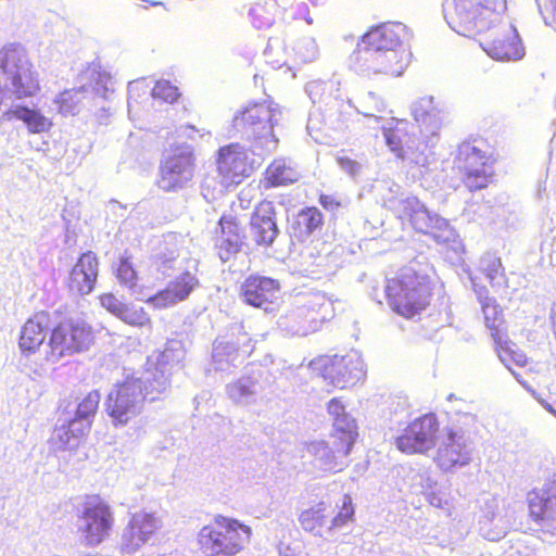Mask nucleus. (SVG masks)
I'll return each mask as SVG.
<instances>
[{
    "mask_svg": "<svg viewBox=\"0 0 556 556\" xmlns=\"http://www.w3.org/2000/svg\"><path fill=\"white\" fill-rule=\"evenodd\" d=\"M506 0H452L445 8L448 25L463 36L481 34L480 43L496 60H518L523 55L516 28L502 22Z\"/></svg>",
    "mask_w": 556,
    "mask_h": 556,
    "instance_id": "f257e3e1",
    "label": "nucleus"
},
{
    "mask_svg": "<svg viewBox=\"0 0 556 556\" xmlns=\"http://www.w3.org/2000/svg\"><path fill=\"white\" fill-rule=\"evenodd\" d=\"M412 39V31L400 22H382L370 26L358 39L349 58L350 67L371 77L401 76L410 62V53L400 51Z\"/></svg>",
    "mask_w": 556,
    "mask_h": 556,
    "instance_id": "f03ea898",
    "label": "nucleus"
},
{
    "mask_svg": "<svg viewBox=\"0 0 556 556\" xmlns=\"http://www.w3.org/2000/svg\"><path fill=\"white\" fill-rule=\"evenodd\" d=\"M327 412L332 417L330 440L314 446V454L328 471L340 472L348 466V456L358 437L357 422L346 410L341 397L327 403Z\"/></svg>",
    "mask_w": 556,
    "mask_h": 556,
    "instance_id": "7ed1b4c3",
    "label": "nucleus"
},
{
    "mask_svg": "<svg viewBox=\"0 0 556 556\" xmlns=\"http://www.w3.org/2000/svg\"><path fill=\"white\" fill-rule=\"evenodd\" d=\"M252 529L238 519L216 515L198 532L197 542L204 556H236L250 543Z\"/></svg>",
    "mask_w": 556,
    "mask_h": 556,
    "instance_id": "20e7f679",
    "label": "nucleus"
},
{
    "mask_svg": "<svg viewBox=\"0 0 556 556\" xmlns=\"http://www.w3.org/2000/svg\"><path fill=\"white\" fill-rule=\"evenodd\" d=\"M432 287L427 277L405 270L388 280L386 299L391 309L412 319L421 314L431 302Z\"/></svg>",
    "mask_w": 556,
    "mask_h": 556,
    "instance_id": "39448f33",
    "label": "nucleus"
},
{
    "mask_svg": "<svg viewBox=\"0 0 556 556\" xmlns=\"http://www.w3.org/2000/svg\"><path fill=\"white\" fill-rule=\"evenodd\" d=\"M77 519V543L85 548H96L103 544L115 527L113 507L100 494L85 497Z\"/></svg>",
    "mask_w": 556,
    "mask_h": 556,
    "instance_id": "423d86ee",
    "label": "nucleus"
},
{
    "mask_svg": "<svg viewBox=\"0 0 556 556\" xmlns=\"http://www.w3.org/2000/svg\"><path fill=\"white\" fill-rule=\"evenodd\" d=\"M96 330L87 318L70 316L58 323L50 332L48 356L59 359L87 352L96 342Z\"/></svg>",
    "mask_w": 556,
    "mask_h": 556,
    "instance_id": "0eeeda50",
    "label": "nucleus"
},
{
    "mask_svg": "<svg viewBox=\"0 0 556 556\" xmlns=\"http://www.w3.org/2000/svg\"><path fill=\"white\" fill-rule=\"evenodd\" d=\"M454 163L462 176L463 185L470 192L485 189L493 181L494 160L491 154L477 146V140H466L459 143Z\"/></svg>",
    "mask_w": 556,
    "mask_h": 556,
    "instance_id": "6e6552de",
    "label": "nucleus"
},
{
    "mask_svg": "<svg viewBox=\"0 0 556 556\" xmlns=\"http://www.w3.org/2000/svg\"><path fill=\"white\" fill-rule=\"evenodd\" d=\"M147 384L139 378L128 377L114 386L105 401V412L115 427L129 424L141 414L147 400Z\"/></svg>",
    "mask_w": 556,
    "mask_h": 556,
    "instance_id": "1a4fd4ad",
    "label": "nucleus"
},
{
    "mask_svg": "<svg viewBox=\"0 0 556 556\" xmlns=\"http://www.w3.org/2000/svg\"><path fill=\"white\" fill-rule=\"evenodd\" d=\"M309 368L334 389L354 387L366 376L363 361L355 354L319 355L309 362Z\"/></svg>",
    "mask_w": 556,
    "mask_h": 556,
    "instance_id": "9d476101",
    "label": "nucleus"
},
{
    "mask_svg": "<svg viewBox=\"0 0 556 556\" xmlns=\"http://www.w3.org/2000/svg\"><path fill=\"white\" fill-rule=\"evenodd\" d=\"M277 115V110L269 103H253L235 115L233 127L247 140L257 142L271 139L276 142L274 127L278 121Z\"/></svg>",
    "mask_w": 556,
    "mask_h": 556,
    "instance_id": "9b49d317",
    "label": "nucleus"
},
{
    "mask_svg": "<svg viewBox=\"0 0 556 556\" xmlns=\"http://www.w3.org/2000/svg\"><path fill=\"white\" fill-rule=\"evenodd\" d=\"M440 422L435 414H424L410 422L394 439L396 448L407 455L426 454L437 444Z\"/></svg>",
    "mask_w": 556,
    "mask_h": 556,
    "instance_id": "f8f14e48",
    "label": "nucleus"
},
{
    "mask_svg": "<svg viewBox=\"0 0 556 556\" xmlns=\"http://www.w3.org/2000/svg\"><path fill=\"white\" fill-rule=\"evenodd\" d=\"M31 64L21 45H9L0 50V71L10 80L13 91L18 96H31L35 80Z\"/></svg>",
    "mask_w": 556,
    "mask_h": 556,
    "instance_id": "ddd939ff",
    "label": "nucleus"
},
{
    "mask_svg": "<svg viewBox=\"0 0 556 556\" xmlns=\"http://www.w3.org/2000/svg\"><path fill=\"white\" fill-rule=\"evenodd\" d=\"M529 518L541 529L556 530V478L548 480L543 488L532 489L527 494Z\"/></svg>",
    "mask_w": 556,
    "mask_h": 556,
    "instance_id": "4468645a",
    "label": "nucleus"
},
{
    "mask_svg": "<svg viewBox=\"0 0 556 556\" xmlns=\"http://www.w3.org/2000/svg\"><path fill=\"white\" fill-rule=\"evenodd\" d=\"M216 168L225 187L238 186L250 175L245 149L239 143L220 147L217 152Z\"/></svg>",
    "mask_w": 556,
    "mask_h": 556,
    "instance_id": "2eb2a0df",
    "label": "nucleus"
},
{
    "mask_svg": "<svg viewBox=\"0 0 556 556\" xmlns=\"http://www.w3.org/2000/svg\"><path fill=\"white\" fill-rule=\"evenodd\" d=\"M280 289L278 280L252 274L242 281L239 295L247 305L267 312L277 303Z\"/></svg>",
    "mask_w": 556,
    "mask_h": 556,
    "instance_id": "dca6fc26",
    "label": "nucleus"
},
{
    "mask_svg": "<svg viewBox=\"0 0 556 556\" xmlns=\"http://www.w3.org/2000/svg\"><path fill=\"white\" fill-rule=\"evenodd\" d=\"M159 519L154 514L137 511L130 515L121 534V549L131 554L143 546L157 531Z\"/></svg>",
    "mask_w": 556,
    "mask_h": 556,
    "instance_id": "f3484780",
    "label": "nucleus"
},
{
    "mask_svg": "<svg viewBox=\"0 0 556 556\" xmlns=\"http://www.w3.org/2000/svg\"><path fill=\"white\" fill-rule=\"evenodd\" d=\"M250 236L255 247L268 249L279 235L274 203L262 200L254 207L250 222Z\"/></svg>",
    "mask_w": 556,
    "mask_h": 556,
    "instance_id": "a211bd4d",
    "label": "nucleus"
},
{
    "mask_svg": "<svg viewBox=\"0 0 556 556\" xmlns=\"http://www.w3.org/2000/svg\"><path fill=\"white\" fill-rule=\"evenodd\" d=\"M481 306L485 326L491 332L498 356L505 362L515 361L518 364H523L522 361L515 357L516 352L513 350L514 343L506 337L504 328L505 320L501 306L491 298L481 300Z\"/></svg>",
    "mask_w": 556,
    "mask_h": 556,
    "instance_id": "6ab92c4d",
    "label": "nucleus"
},
{
    "mask_svg": "<svg viewBox=\"0 0 556 556\" xmlns=\"http://www.w3.org/2000/svg\"><path fill=\"white\" fill-rule=\"evenodd\" d=\"M101 394L98 390L89 391L76 406L75 415L62 428L64 435H61L66 443L72 440H80L86 437L92 426L93 418L99 409Z\"/></svg>",
    "mask_w": 556,
    "mask_h": 556,
    "instance_id": "aec40b11",
    "label": "nucleus"
},
{
    "mask_svg": "<svg viewBox=\"0 0 556 556\" xmlns=\"http://www.w3.org/2000/svg\"><path fill=\"white\" fill-rule=\"evenodd\" d=\"M244 238V229L237 216L223 214L219 217L215 250L223 263L230 261L241 252Z\"/></svg>",
    "mask_w": 556,
    "mask_h": 556,
    "instance_id": "412c9836",
    "label": "nucleus"
},
{
    "mask_svg": "<svg viewBox=\"0 0 556 556\" xmlns=\"http://www.w3.org/2000/svg\"><path fill=\"white\" fill-rule=\"evenodd\" d=\"M99 276V260L94 252L87 251L79 255L66 278L68 291L86 295L91 293Z\"/></svg>",
    "mask_w": 556,
    "mask_h": 556,
    "instance_id": "4be33fe9",
    "label": "nucleus"
},
{
    "mask_svg": "<svg viewBox=\"0 0 556 556\" xmlns=\"http://www.w3.org/2000/svg\"><path fill=\"white\" fill-rule=\"evenodd\" d=\"M198 286L195 275L186 270L169 281L164 289L149 296L147 302L157 309L167 308L187 300Z\"/></svg>",
    "mask_w": 556,
    "mask_h": 556,
    "instance_id": "5701e85b",
    "label": "nucleus"
},
{
    "mask_svg": "<svg viewBox=\"0 0 556 556\" xmlns=\"http://www.w3.org/2000/svg\"><path fill=\"white\" fill-rule=\"evenodd\" d=\"M470 451L464 434L448 429L435 455V463L443 470L462 467L470 462Z\"/></svg>",
    "mask_w": 556,
    "mask_h": 556,
    "instance_id": "b1692460",
    "label": "nucleus"
},
{
    "mask_svg": "<svg viewBox=\"0 0 556 556\" xmlns=\"http://www.w3.org/2000/svg\"><path fill=\"white\" fill-rule=\"evenodd\" d=\"M192 178V164L188 157H168L160 169L159 187L165 192L176 191Z\"/></svg>",
    "mask_w": 556,
    "mask_h": 556,
    "instance_id": "393cba45",
    "label": "nucleus"
},
{
    "mask_svg": "<svg viewBox=\"0 0 556 556\" xmlns=\"http://www.w3.org/2000/svg\"><path fill=\"white\" fill-rule=\"evenodd\" d=\"M412 128L409 122L404 119H396L392 125L382 128L388 149L400 160H405L416 149V137Z\"/></svg>",
    "mask_w": 556,
    "mask_h": 556,
    "instance_id": "a878e982",
    "label": "nucleus"
},
{
    "mask_svg": "<svg viewBox=\"0 0 556 556\" xmlns=\"http://www.w3.org/2000/svg\"><path fill=\"white\" fill-rule=\"evenodd\" d=\"M299 180L298 173L286 164L283 160L276 159L265 168L260 180V187L269 190L294 184Z\"/></svg>",
    "mask_w": 556,
    "mask_h": 556,
    "instance_id": "bb28decb",
    "label": "nucleus"
},
{
    "mask_svg": "<svg viewBox=\"0 0 556 556\" xmlns=\"http://www.w3.org/2000/svg\"><path fill=\"white\" fill-rule=\"evenodd\" d=\"M329 507L330 505L320 501L307 509L302 510L299 515V522L302 529L316 535H321V531L329 516Z\"/></svg>",
    "mask_w": 556,
    "mask_h": 556,
    "instance_id": "cd10ccee",
    "label": "nucleus"
},
{
    "mask_svg": "<svg viewBox=\"0 0 556 556\" xmlns=\"http://www.w3.org/2000/svg\"><path fill=\"white\" fill-rule=\"evenodd\" d=\"M408 219L412 227L420 233L434 236L435 229L443 223L439 217L431 215L424 206L410 207Z\"/></svg>",
    "mask_w": 556,
    "mask_h": 556,
    "instance_id": "c85d7f7f",
    "label": "nucleus"
},
{
    "mask_svg": "<svg viewBox=\"0 0 556 556\" xmlns=\"http://www.w3.org/2000/svg\"><path fill=\"white\" fill-rule=\"evenodd\" d=\"M114 275L118 283L131 291H136L139 282V274L135 268L132 256L128 253L119 256L114 266Z\"/></svg>",
    "mask_w": 556,
    "mask_h": 556,
    "instance_id": "c756f323",
    "label": "nucleus"
},
{
    "mask_svg": "<svg viewBox=\"0 0 556 556\" xmlns=\"http://www.w3.org/2000/svg\"><path fill=\"white\" fill-rule=\"evenodd\" d=\"M117 318L135 328H151L152 325L151 317L146 308L134 302L124 303Z\"/></svg>",
    "mask_w": 556,
    "mask_h": 556,
    "instance_id": "7c9ffc66",
    "label": "nucleus"
},
{
    "mask_svg": "<svg viewBox=\"0 0 556 556\" xmlns=\"http://www.w3.org/2000/svg\"><path fill=\"white\" fill-rule=\"evenodd\" d=\"M18 349L21 351L20 364L30 367V356L35 352V324L31 318L27 319L21 330Z\"/></svg>",
    "mask_w": 556,
    "mask_h": 556,
    "instance_id": "2f4dec72",
    "label": "nucleus"
},
{
    "mask_svg": "<svg viewBox=\"0 0 556 556\" xmlns=\"http://www.w3.org/2000/svg\"><path fill=\"white\" fill-rule=\"evenodd\" d=\"M298 218L296 223L300 228V232H304L306 235L313 233L324 224V215L315 206L301 210L298 214Z\"/></svg>",
    "mask_w": 556,
    "mask_h": 556,
    "instance_id": "473e14b6",
    "label": "nucleus"
},
{
    "mask_svg": "<svg viewBox=\"0 0 556 556\" xmlns=\"http://www.w3.org/2000/svg\"><path fill=\"white\" fill-rule=\"evenodd\" d=\"M413 114L417 122L437 123L440 121L441 110L432 97H425L416 102Z\"/></svg>",
    "mask_w": 556,
    "mask_h": 556,
    "instance_id": "72a5a7b5",
    "label": "nucleus"
},
{
    "mask_svg": "<svg viewBox=\"0 0 556 556\" xmlns=\"http://www.w3.org/2000/svg\"><path fill=\"white\" fill-rule=\"evenodd\" d=\"M355 507L351 495L344 494L339 510L330 520L329 530H336L348 526L354 520Z\"/></svg>",
    "mask_w": 556,
    "mask_h": 556,
    "instance_id": "f704fd0d",
    "label": "nucleus"
},
{
    "mask_svg": "<svg viewBox=\"0 0 556 556\" xmlns=\"http://www.w3.org/2000/svg\"><path fill=\"white\" fill-rule=\"evenodd\" d=\"M333 316V306L328 301H323L319 304L309 306L305 313V318L312 324V327L315 329L332 319Z\"/></svg>",
    "mask_w": 556,
    "mask_h": 556,
    "instance_id": "c9c22d12",
    "label": "nucleus"
},
{
    "mask_svg": "<svg viewBox=\"0 0 556 556\" xmlns=\"http://www.w3.org/2000/svg\"><path fill=\"white\" fill-rule=\"evenodd\" d=\"M152 97L163 102L174 103L179 99L180 92L170 81L159 80L152 88Z\"/></svg>",
    "mask_w": 556,
    "mask_h": 556,
    "instance_id": "e433bc0d",
    "label": "nucleus"
},
{
    "mask_svg": "<svg viewBox=\"0 0 556 556\" xmlns=\"http://www.w3.org/2000/svg\"><path fill=\"white\" fill-rule=\"evenodd\" d=\"M79 92V89H71L65 90L58 96L56 102L59 105V110L63 114H74L75 110L77 109L80 102L78 98Z\"/></svg>",
    "mask_w": 556,
    "mask_h": 556,
    "instance_id": "4c0bfd02",
    "label": "nucleus"
},
{
    "mask_svg": "<svg viewBox=\"0 0 556 556\" xmlns=\"http://www.w3.org/2000/svg\"><path fill=\"white\" fill-rule=\"evenodd\" d=\"M9 114L16 119L23 121L30 132H35V110L27 105L15 104L9 111Z\"/></svg>",
    "mask_w": 556,
    "mask_h": 556,
    "instance_id": "58836bf2",
    "label": "nucleus"
},
{
    "mask_svg": "<svg viewBox=\"0 0 556 556\" xmlns=\"http://www.w3.org/2000/svg\"><path fill=\"white\" fill-rule=\"evenodd\" d=\"M100 305L110 314L117 318L124 302H122L113 292H104L98 296Z\"/></svg>",
    "mask_w": 556,
    "mask_h": 556,
    "instance_id": "ea45409f",
    "label": "nucleus"
},
{
    "mask_svg": "<svg viewBox=\"0 0 556 556\" xmlns=\"http://www.w3.org/2000/svg\"><path fill=\"white\" fill-rule=\"evenodd\" d=\"M483 271L491 282L497 278L504 277L505 275V268L501 262V258L498 257L489 258L483 268Z\"/></svg>",
    "mask_w": 556,
    "mask_h": 556,
    "instance_id": "a19ab883",
    "label": "nucleus"
},
{
    "mask_svg": "<svg viewBox=\"0 0 556 556\" xmlns=\"http://www.w3.org/2000/svg\"><path fill=\"white\" fill-rule=\"evenodd\" d=\"M538 4L545 21L556 27V0H538Z\"/></svg>",
    "mask_w": 556,
    "mask_h": 556,
    "instance_id": "79ce46f5",
    "label": "nucleus"
},
{
    "mask_svg": "<svg viewBox=\"0 0 556 556\" xmlns=\"http://www.w3.org/2000/svg\"><path fill=\"white\" fill-rule=\"evenodd\" d=\"M508 556H535V552L526 541L518 539L511 543Z\"/></svg>",
    "mask_w": 556,
    "mask_h": 556,
    "instance_id": "37998d69",
    "label": "nucleus"
},
{
    "mask_svg": "<svg viewBox=\"0 0 556 556\" xmlns=\"http://www.w3.org/2000/svg\"><path fill=\"white\" fill-rule=\"evenodd\" d=\"M337 162L351 176H355L359 172V164L350 156L340 155L337 157Z\"/></svg>",
    "mask_w": 556,
    "mask_h": 556,
    "instance_id": "c03bdc74",
    "label": "nucleus"
},
{
    "mask_svg": "<svg viewBox=\"0 0 556 556\" xmlns=\"http://www.w3.org/2000/svg\"><path fill=\"white\" fill-rule=\"evenodd\" d=\"M178 256V250L177 249H168L167 247L164 248V252H159L155 256L156 261L160 264H165L167 262H172L176 260Z\"/></svg>",
    "mask_w": 556,
    "mask_h": 556,
    "instance_id": "a18cd8bd",
    "label": "nucleus"
},
{
    "mask_svg": "<svg viewBox=\"0 0 556 556\" xmlns=\"http://www.w3.org/2000/svg\"><path fill=\"white\" fill-rule=\"evenodd\" d=\"M319 203L326 210H337L341 206V202L330 194H320Z\"/></svg>",
    "mask_w": 556,
    "mask_h": 556,
    "instance_id": "49530a36",
    "label": "nucleus"
},
{
    "mask_svg": "<svg viewBox=\"0 0 556 556\" xmlns=\"http://www.w3.org/2000/svg\"><path fill=\"white\" fill-rule=\"evenodd\" d=\"M485 505L488 508L492 509L491 511H488L486 517L489 519H493L496 515V513H495V509L497 508L496 500L492 498L490 502H486Z\"/></svg>",
    "mask_w": 556,
    "mask_h": 556,
    "instance_id": "de8ad7c7",
    "label": "nucleus"
},
{
    "mask_svg": "<svg viewBox=\"0 0 556 556\" xmlns=\"http://www.w3.org/2000/svg\"><path fill=\"white\" fill-rule=\"evenodd\" d=\"M43 122H45V121H43V118H41V117H38V116H37V122H36V125H37V131H39L40 129H42V128H43V125H45V123H43Z\"/></svg>",
    "mask_w": 556,
    "mask_h": 556,
    "instance_id": "09e8293b",
    "label": "nucleus"
},
{
    "mask_svg": "<svg viewBox=\"0 0 556 556\" xmlns=\"http://www.w3.org/2000/svg\"><path fill=\"white\" fill-rule=\"evenodd\" d=\"M547 408H548V410H549L554 416H556V408H555V407H553V406L548 405V407H547Z\"/></svg>",
    "mask_w": 556,
    "mask_h": 556,
    "instance_id": "8fccbe9b",
    "label": "nucleus"
}]
</instances>
